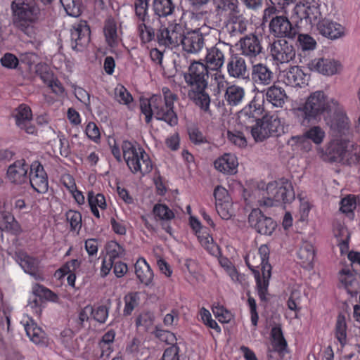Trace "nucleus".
<instances>
[{
	"label": "nucleus",
	"instance_id": "f257e3e1",
	"mask_svg": "<svg viewBox=\"0 0 360 360\" xmlns=\"http://www.w3.org/2000/svg\"><path fill=\"white\" fill-rule=\"evenodd\" d=\"M162 94H155L149 99L140 101V108L145 115V121L150 123L154 116L171 127L176 126L178 124V117L174 111V102L177 100L178 96L167 86L162 89Z\"/></svg>",
	"mask_w": 360,
	"mask_h": 360
},
{
	"label": "nucleus",
	"instance_id": "f03ea898",
	"mask_svg": "<svg viewBox=\"0 0 360 360\" xmlns=\"http://www.w3.org/2000/svg\"><path fill=\"white\" fill-rule=\"evenodd\" d=\"M331 103L338 105L337 101L328 99L322 91H316L311 94L305 103L297 109V117L302 126L315 124L323 119L329 124V118L332 112Z\"/></svg>",
	"mask_w": 360,
	"mask_h": 360
},
{
	"label": "nucleus",
	"instance_id": "7ed1b4c3",
	"mask_svg": "<svg viewBox=\"0 0 360 360\" xmlns=\"http://www.w3.org/2000/svg\"><path fill=\"white\" fill-rule=\"evenodd\" d=\"M11 7L14 25L32 37L34 34L33 23L40 15L39 6L32 0H13Z\"/></svg>",
	"mask_w": 360,
	"mask_h": 360
},
{
	"label": "nucleus",
	"instance_id": "20e7f679",
	"mask_svg": "<svg viewBox=\"0 0 360 360\" xmlns=\"http://www.w3.org/2000/svg\"><path fill=\"white\" fill-rule=\"evenodd\" d=\"M122 148L123 158L132 173H140L143 176L152 171V161L143 149L136 148L128 141H123Z\"/></svg>",
	"mask_w": 360,
	"mask_h": 360
},
{
	"label": "nucleus",
	"instance_id": "39448f33",
	"mask_svg": "<svg viewBox=\"0 0 360 360\" xmlns=\"http://www.w3.org/2000/svg\"><path fill=\"white\" fill-rule=\"evenodd\" d=\"M266 194L258 200L262 207L277 206L280 203H288L295 199V193L290 183L287 180L281 183L270 182L266 186Z\"/></svg>",
	"mask_w": 360,
	"mask_h": 360
},
{
	"label": "nucleus",
	"instance_id": "423d86ee",
	"mask_svg": "<svg viewBox=\"0 0 360 360\" xmlns=\"http://www.w3.org/2000/svg\"><path fill=\"white\" fill-rule=\"evenodd\" d=\"M189 90L201 89L208 86L209 71L205 64L200 61H193L188 67V72L184 75Z\"/></svg>",
	"mask_w": 360,
	"mask_h": 360
},
{
	"label": "nucleus",
	"instance_id": "0eeeda50",
	"mask_svg": "<svg viewBox=\"0 0 360 360\" xmlns=\"http://www.w3.org/2000/svg\"><path fill=\"white\" fill-rule=\"evenodd\" d=\"M245 262L249 269L254 274L257 282V288L258 295L262 301H266V294L269 279H267L266 285L263 286L265 281L263 277V266H264V259H262L259 255L255 254L254 252H249L245 257Z\"/></svg>",
	"mask_w": 360,
	"mask_h": 360
},
{
	"label": "nucleus",
	"instance_id": "6e6552de",
	"mask_svg": "<svg viewBox=\"0 0 360 360\" xmlns=\"http://www.w3.org/2000/svg\"><path fill=\"white\" fill-rule=\"evenodd\" d=\"M269 31L274 37L284 39H295L298 34V28L284 15L276 16L269 21Z\"/></svg>",
	"mask_w": 360,
	"mask_h": 360
},
{
	"label": "nucleus",
	"instance_id": "1a4fd4ad",
	"mask_svg": "<svg viewBox=\"0 0 360 360\" xmlns=\"http://www.w3.org/2000/svg\"><path fill=\"white\" fill-rule=\"evenodd\" d=\"M263 108L255 98L248 105L238 113V124L242 129L250 131L260 120Z\"/></svg>",
	"mask_w": 360,
	"mask_h": 360
},
{
	"label": "nucleus",
	"instance_id": "9d476101",
	"mask_svg": "<svg viewBox=\"0 0 360 360\" xmlns=\"http://www.w3.org/2000/svg\"><path fill=\"white\" fill-rule=\"evenodd\" d=\"M279 121L276 118L262 117L250 130L256 142H262L278 132Z\"/></svg>",
	"mask_w": 360,
	"mask_h": 360
},
{
	"label": "nucleus",
	"instance_id": "9b49d317",
	"mask_svg": "<svg viewBox=\"0 0 360 360\" xmlns=\"http://www.w3.org/2000/svg\"><path fill=\"white\" fill-rule=\"evenodd\" d=\"M182 25L179 23H172L168 27L161 26L156 33V41L160 46L175 47L179 44Z\"/></svg>",
	"mask_w": 360,
	"mask_h": 360
},
{
	"label": "nucleus",
	"instance_id": "f8f14e48",
	"mask_svg": "<svg viewBox=\"0 0 360 360\" xmlns=\"http://www.w3.org/2000/svg\"><path fill=\"white\" fill-rule=\"evenodd\" d=\"M248 223L257 233L266 236L271 235L276 227V223L259 209L251 211L248 216Z\"/></svg>",
	"mask_w": 360,
	"mask_h": 360
},
{
	"label": "nucleus",
	"instance_id": "ddd939ff",
	"mask_svg": "<svg viewBox=\"0 0 360 360\" xmlns=\"http://www.w3.org/2000/svg\"><path fill=\"white\" fill-rule=\"evenodd\" d=\"M231 46L223 41L217 42L214 46L207 49L205 56L206 66L207 68L217 71L223 67L225 61V53Z\"/></svg>",
	"mask_w": 360,
	"mask_h": 360
},
{
	"label": "nucleus",
	"instance_id": "4468645a",
	"mask_svg": "<svg viewBox=\"0 0 360 360\" xmlns=\"http://www.w3.org/2000/svg\"><path fill=\"white\" fill-rule=\"evenodd\" d=\"M270 53L273 60L280 63H287L295 57L294 46L285 39L274 41L270 46Z\"/></svg>",
	"mask_w": 360,
	"mask_h": 360
},
{
	"label": "nucleus",
	"instance_id": "2eb2a0df",
	"mask_svg": "<svg viewBox=\"0 0 360 360\" xmlns=\"http://www.w3.org/2000/svg\"><path fill=\"white\" fill-rule=\"evenodd\" d=\"M125 255V250L116 241H110L106 245V255L103 259L101 274L103 277L106 276L111 269L113 263L120 261Z\"/></svg>",
	"mask_w": 360,
	"mask_h": 360
},
{
	"label": "nucleus",
	"instance_id": "dca6fc26",
	"mask_svg": "<svg viewBox=\"0 0 360 360\" xmlns=\"http://www.w3.org/2000/svg\"><path fill=\"white\" fill-rule=\"evenodd\" d=\"M182 49L188 53H198L205 46V37L199 30H194L181 32V40Z\"/></svg>",
	"mask_w": 360,
	"mask_h": 360
},
{
	"label": "nucleus",
	"instance_id": "f3484780",
	"mask_svg": "<svg viewBox=\"0 0 360 360\" xmlns=\"http://www.w3.org/2000/svg\"><path fill=\"white\" fill-rule=\"evenodd\" d=\"M29 175L32 188L39 193H45L48 191V176L40 162L35 161L30 166Z\"/></svg>",
	"mask_w": 360,
	"mask_h": 360
},
{
	"label": "nucleus",
	"instance_id": "a211bd4d",
	"mask_svg": "<svg viewBox=\"0 0 360 360\" xmlns=\"http://www.w3.org/2000/svg\"><path fill=\"white\" fill-rule=\"evenodd\" d=\"M90 28L86 21H81L73 25L71 30V46L77 51H82L90 41Z\"/></svg>",
	"mask_w": 360,
	"mask_h": 360
},
{
	"label": "nucleus",
	"instance_id": "6ab92c4d",
	"mask_svg": "<svg viewBox=\"0 0 360 360\" xmlns=\"http://www.w3.org/2000/svg\"><path fill=\"white\" fill-rule=\"evenodd\" d=\"M226 69L228 75L231 78L245 79L250 75L249 68L245 58L238 53L231 55L226 64Z\"/></svg>",
	"mask_w": 360,
	"mask_h": 360
},
{
	"label": "nucleus",
	"instance_id": "aec40b11",
	"mask_svg": "<svg viewBox=\"0 0 360 360\" xmlns=\"http://www.w3.org/2000/svg\"><path fill=\"white\" fill-rule=\"evenodd\" d=\"M240 55L252 60L262 52V46L258 37L249 34L241 38L239 41Z\"/></svg>",
	"mask_w": 360,
	"mask_h": 360
},
{
	"label": "nucleus",
	"instance_id": "412c9836",
	"mask_svg": "<svg viewBox=\"0 0 360 360\" xmlns=\"http://www.w3.org/2000/svg\"><path fill=\"white\" fill-rule=\"evenodd\" d=\"M16 125L29 134L36 132L35 127L32 124V112L31 108L25 105L20 104L13 112Z\"/></svg>",
	"mask_w": 360,
	"mask_h": 360
},
{
	"label": "nucleus",
	"instance_id": "4be33fe9",
	"mask_svg": "<svg viewBox=\"0 0 360 360\" xmlns=\"http://www.w3.org/2000/svg\"><path fill=\"white\" fill-rule=\"evenodd\" d=\"M15 259L23 269L24 271L29 274L37 281H43L44 277L39 267V261L36 258L29 256L23 251L15 252Z\"/></svg>",
	"mask_w": 360,
	"mask_h": 360
},
{
	"label": "nucleus",
	"instance_id": "5701e85b",
	"mask_svg": "<svg viewBox=\"0 0 360 360\" xmlns=\"http://www.w3.org/2000/svg\"><path fill=\"white\" fill-rule=\"evenodd\" d=\"M349 143L342 141L331 143L327 149L328 160L330 162L349 163L352 151L349 149Z\"/></svg>",
	"mask_w": 360,
	"mask_h": 360
},
{
	"label": "nucleus",
	"instance_id": "b1692460",
	"mask_svg": "<svg viewBox=\"0 0 360 360\" xmlns=\"http://www.w3.org/2000/svg\"><path fill=\"white\" fill-rule=\"evenodd\" d=\"M317 30L322 36L331 40L342 38L346 34L345 27L341 24L326 18L318 22Z\"/></svg>",
	"mask_w": 360,
	"mask_h": 360
},
{
	"label": "nucleus",
	"instance_id": "393cba45",
	"mask_svg": "<svg viewBox=\"0 0 360 360\" xmlns=\"http://www.w3.org/2000/svg\"><path fill=\"white\" fill-rule=\"evenodd\" d=\"M309 68L325 75H333L338 73L341 68V63L334 59L315 58L308 63Z\"/></svg>",
	"mask_w": 360,
	"mask_h": 360
},
{
	"label": "nucleus",
	"instance_id": "a878e982",
	"mask_svg": "<svg viewBox=\"0 0 360 360\" xmlns=\"http://www.w3.org/2000/svg\"><path fill=\"white\" fill-rule=\"evenodd\" d=\"M251 78L255 86H269L274 79V73L266 65L259 63L252 66Z\"/></svg>",
	"mask_w": 360,
	"mask_h": 360
},
{
	"label": "nucleus",
	"instance_id": "bb28decb",
	"mask_svg": "<svg viewBox=\"0 0 360 360\" xmlns=\"http://www.w3.org/2000/svg\"><path fill=\"white\" fill-rule=\"evenodd\" d=\"M340 283L352 296H356L360 290V281L356 273L349 268L342 269L338 274Z\"/></svg>",
	"mask_w": 360,
	"mask_h": 360
},
{
	"label": "nucleus",
	"instance_id": "cd10ccee",
	"mask_svg": "<svg viewBox=\"0 0 360 360\" xmlns=\"http://www.w3.org/2000/svg\"><path fill=\"white\" fill-rule=\"evenodd\" d=\"M30 165L26 164L25 160H18L11 164L7 169V178L15 184H22L27 179V171Z\"/></svg>",
	"mask_w": 360,
	"mask_h": 360
},
{
	"label": "nucleus",
	"instance_id": "c85d7f7f",
	"mask_svg": "<svg viewBox=\"0 0 360 360\" xmlns=\"http://www.w3.org/2000/svg\"><path fill=\"white\" fill-rule=\"evenodd\" d=\"M284 82L291 86L303 87L307 85L309 76L298 66H292L283 72Z\"/></svg>",
	"mask_w": 360,
	"mask_h": 360
},
{
	"label": "nucleus",
	"instance_id": "c756f323",
	"mask_svg": "<svg viewBox=\"0 0 360 360\" xmlns=\"http://www.w3.org/2000/svg\"><path fill=\"white\" fill-rule=\"evenodd\" d=\"M264 98L276 108H282L288 99V96L283 88L273 84L262 91Z\"/></svg>",
	"mask_w": 360,
	"mask_h": 360
},
{
	"label": "nucleus",
	"instance_id": "7c9ffc66",
	"mask_svg": "<svg viewBox=\"0 0 360 360\" xmlns=\"http://www.w3.org/2000/svg\"><path fill=\"white\" fill-rule=\"evenodd\" d=\"M295 11L300 19H305L310 24L315 23L321 15L319 6L315 2L297 4Z\"/></svg>",
	"mask_w": 360,
	"mask_h": 360
},
{
	"label": "nucleus",
	"instance_id": "2f4dec72",
	"mask_svg": "<svg viewBox=\"0 0 360 360\" xmlns=\"http://www.w3.org/2000/svg\"><path fill=\"white\" fill-rule=\"evenodd\" d=\"M245 91L243 86L233 84L226 87L224 102L229 107L240 105L245 98Z\"/></svg>",
	"mask_w": 360,
	"mask_h": 360
},
{
	"label": "nucleus",
	"instance_id": "473e14b6",
	"mask_svg": "<svg viewBox=\"0 0 360 360\" xmlns=\"http://www.w3.org/2000/svg\"><path fill=\"white\" fill-rule=\"evenodd\" d=\"M214 165L216 169L224 174H234L237 172L238 162L234 155L225 153L214 162Z\"/></svg>",
	"mask_w": 360,
	"mask_h": 360
},
{
	"label": "nucleus",
	"instance_id": "72a5a7b5",
	"mask_svg": "<svg viewBox=\"0 0 360 360\" xmlns=\"http://www.w3.org/2000/svg\"><path fill=\"white\" fill-rule=\"evenodd\" d=\"M135 274L139 281L145 286L153 285L154 274L149 264L143 258H139L135 265Z\"/></svg>",
	"mask_w": 360,
	"mask_h": 360
},
{
	"label": "nucleus",
	"instance_id": "f704fd0d",
	"mask_svg": "<svg viewBox=\"0 0 360 360\" xmlns=\"http://www.w3.org/2000/svg\"><path fill=\"white\" fill-rule=\"evenodd\" d=\"M206 89L189 90L188 96L204 112L212 115V111L210 108L211 99L210 95L205 91Z\"/></svg>",
	"mask_w": 360,
	"mask_h": 360
},
{
	"label": "nucleus",
	"instance_id": "c9c22d12",
	"mask_svg": "<svg viewBox=\"0 0 360 360\" xmlns=\"http://www.w3.org/2000/svg\"><path fill=\"white\" fill-rule=\"evenodd\" d=\"M152 10L159 19L167 18L174 13L176 4L173 0H153Z\"/></svg>",
	"mask_w": 360,
	"mask_h": 360
},
{
	"label": "nucleus",
	"instance_id": "e433bc0d",
	"mask_svg": "<svg viewBox=\"0 0 360 360\" xmlns=\"http://www.w3.org/2000/svg\"><path fill=\"white\" fill-rule=\"evenodd\" d=\"M315 250L311 243L303 242L297 252L298 262L305 269L313 267Z\"/></svg>",
	"mask_w": 360,
	"mask_h": 360
},
{
	"label": "nucleus",
	"instance_id": "4c0bfd02",
	"mask_svg": "<svg viewBox=\"0 0 360 360\" xmlns=\"http://www.w3.org/2000/svg\"><path fill=\"white\" fill-rule=\"evenodd\" d=\"M24 326L27 335L32 342L36 345H44L46 343V333L37 326L33 319H30Z\"/></svg>",
	"mask_w": 360,
	"mask_h": 360
},
{
	"label": "nucleus",
	"instance_id": "58836bf2",
	"mask_svg": "<svg viewBox=\"0 0 360 360\" xmlns=\"http://www.w3.org/2000/svg\"><path fill=\"white\" fill-rule=\"evenodd\" d=\"M325 137V131L319 126H314L307 130L303 136L292 137L297 143H304L307 139L311 140L316 144H320L323 142Z\"/></svg>",
	"mask_w": 360,
	"mask_h": 360
},
{
	"label": "nucleus",
	"instance_id": "ea45409f",
	"mask_svg": "<svg viewBox=\"0 0 360 360\" xmlns=\"http://www.w3.org/2000/svg\"><path fill=\"white\" fill-rule=\"evenodd\" d=\"M0 229L11 231L15 235L20 234L22 232L21 227L13 215L6 212L0 214Z\"/></svg>",
	"mask_w": 360,
	"mask_h": 360
},
{
	"label": "nucleus",
	"instance_id": "a19ab883",
	"mask_svg": "<svg viewBox=\"0 0 360 360\" xmlns=\"http://www.w3.org/2000/svg\"><path fill=\"white\" fill-rule=\"evenodd\" d=\"M103 32L108 44L111 47L117 46L120 38L117 33L116 23L113 19H108L105 21Z\"/></svg>",
	"mask_w": 360,
	"mask_h": 360
},
{
	"label": "nucleus",
	"instance_id": "79ce46f5",
	"mask_svg": "<svg viewBox=\"0 0 360 360\" xmlns=\"http://www.w3.org/2000/svg\"><path fill=\"white\" fill-rule=\"evenodd\" d=\"M226 28L232 37H236L243 34L247 30L245 21L238 14L229 18V22Z\"/></svg>",
	"mask_w": 360,
	"mask_h": 360
},
{
	"label": "nucleus",
	"instance_id": "37998d69",
	"mask_svg": "<svg viewBox=\"0 0 360 360\" xmlns=\"http://www.w3.org/2000/svg\"><path fill=\"white\" fill-rule=\"evenodd\" d=\"M216 11L219 15H229V18L240 13L237 0H218Z\"/></svg>",
	"mask_w": 360,
	"mask_h": 360
},
{
	"label": "nucleus",
	"instance_id": "c03bdc74",
	"mask_svg": "<svg viewBox=\"0 0 360 360\" xmlns=\"http://www.w3.org/2000/svg\"><path fill=\"white\" fill-rule=\"evenodd\" d=\"M271 335L272 337V345L275 351L279 354H284L287 352V342L283 337L281 328L279 326L274 327L271 329Z\"/></svg>",
	"mask_w": 360,
	"mask_h": 360
},
{
	"label": "nucleus",
	"instance_id": "a18cd8bd",
	"mask_svg": "<svg viewBox=\"0 0 360 360\" xmlns=\"http://www.w3.org/2000/svg\"><path fill=\"white\" fill-rule=\"evenodd\" d=\"M257 255H259L262 259H264V266H263V277L265 281L263 283V286L266 285L267 279H270L271 276V266L269 263V249L266 245H262L259 247L257 252H254Z\"/></svg>",
	"mask_w": 360,
	"mask_h": 360
},
{
	"label": "nucleus",
	"instance_id": "49530a36",
	"mask_svg": "<svg viewBox=\"0 0 360 360\" xmlns=\"http://www.w3.org/2000/svg\"><path fill=\"white\" fill-rule=\"evenodd\" d=\"M148 1L149 0H134L135 15L140 22L149 20Z\"/></svg>",
	"mask_w": 360,
	"mask_h": 360
},
{
	"label": "nucleus",
	"instance_id": "de8ad7c7",
	"mask_svg": "<svg viewBox=\"0 0 360 360\" xmlns=\"http://www.w3.org/2000/svg\"><path fill=\"white\" fill-rule=\"evenodd\" d=\"M138 32L141 41L146 44L156 40V34L154 29L146 24V22H140L138 24Z\"/></svg>",
	"mask_w": 360,
	"mask_h": 360
},
{
	"label": "nucleus",
	"instance_id": "09e8293b",
	"mask_svg": "<svg viewBox=\"0 0 360 360\" xmlns=\"http://www.w3.org/2000/svg\"><path fill=\"white\" fill-rule=\"evenodd\" d=\"M153 214L159 220L168 221L174 218V213L164 204H156L153 209Z\"/></svg>",
	"mask_w": 360,
	"mask_h": 360
},
{
	"label": "nucleus",
	"instance_id": "8fccbe9b",
	"mask_svg": "<svg viewBox=\"0 0 360 360\" xmlns=\"http://www.w3.org/2000/svg\"><path fill=\"white\" fill-rule=\"evenodd\" d=\"M331 127L342 134H345V131L349 129V120L345 112L340 110L337 113L335 120L331 124Z\"/></svg>",
	"mask_w": 360,
	"mask_h": 360
},
{
	"label": "nucleus",
	"instance_id": "3c124183",
	"mask_svg": "<svg viewBox=\"0 0 360 360\" xmlns=\"http://www.w3.org/2000/svg\"><path fill=\"white\" fill-rule=\"evenodd\" d=\"M67 14L77 17L81 14L80 0H60Z\"/></svg>",
	"mask_w": 360,
	"mask_h": 360
},
{
	"label": "nucleus",
	"instance_id": "603ef678",
	"mask_svg": "<svg viewBox=\"0 0 360 360\" xmlns=\"http://www.w3.org/2000/svg\"><path fill=\"white\" fill-rule=\"evenodd\" d=\"M347 326L344 315L339 314L335 325V335L341 345H345L347 338Z\"/></svg>",
	"mask_w": 360,
	"mask_h": 360
},
{
	"label": "nucleus",
	"instance_id": "864d4df0",
	"mask_svg": "<svg viewBox=\"0 0 360 360\" xmlns=\"http://www.w3.org/2000/svg\"><path fill=\"white\" fill-rule=\"evenodd\" d=\"M125 306L123 310L124 316H129L133 310L139 304V297L138 292H131L127 294L124 298Z\"/></svg>",
	"mask_w": 360,
	"mask_h": 360
},
{
	"label": "nucleus",
	"instance_id": "5fc2aeb1",
	"mask_svg": "<svg viewBox=\"0 0 360 360\" xmlns=\"http://www.w3.org/2000/svg\"><path fill=\"white\" fill-rule=\"evenodd\" d=\"M115 98L121 104L128 105L133 98L127 89L122 85H118L115 89Z\"/></svg>",
	"mask_w": 360,
	"mask_h": 360
},
{
	"label": "nucleus",
	"instance_id": "6e6d98bb",
	"mask_svg": "<svg viewBox=\"0 0 360 360\" xmlns=\"http://www.w3.org/2000/svg\"><path fill=\"white\" fill-rule=\"evenodd\" d=\"M227 138L229 141L239 148H245L247 146V140L243 132L240 131L227 132Z\"/></svg>",
	"mask_w": 360,
	"mask_h": 360
},
{
	"label": "nucleus",
	"instance_id": "4d7b16f0",
	"mask_svg": "<svg viewBox=\"0 0 360 360\" xmlns=\"http://www.w3.org/2000/svg\"><path fill=\"white\" fill-rule=\"evenodd\" d=\"M66 219L70 222L71 231H79L82 227V214L77 211L69 210Z\"/></svg>",
	"mask_w": 360,
	"mask_h": 360
},
{
	"label": "nucleus",
	"instance_id": "13d9d810",
	"mask_svg": "<svg viewBox=\"0 0 360 360\" xmlns=\"http://www.w3.org/2000/svg\"><path fill=\"white\" fill-rule=\"evenodd\" d=\"M356 202L354 195H347L342 199L340 202V210L347 214H353V211L356 208Z\"/></svg>",
	"mask_w": 360,
	"mask_h": 360
},
{
	"label": "nucleus",
	"instance_id": "bf43d9fd",
	"mask_svg": "<svg viewBox=\"0 0 360 360\" xmlns=\"http://www.w3.org/2000/svg\"><path fill=\"white\" fill-rule=\"evenodd\" d=\"M155 335L161 341L166 342L167 345H170L171 346H176L177 339L173 333L156 328Z\"/></svg>",
	"mask_w": 360,
	"mask_h": 360
},
{
	"label": "nucleus",
	"instance_id": "052dcab7",
	"mask_svg": "<svg viewBox=\"0 0 360 360\" xmlns=\"http://www.w3.org/2000/svg\"><path fill=\"white\" fill-rule=\"evenodd\" d=\"M298 42L303 50H313L316 48V40L308 34L298 32Z\"/></svg>",
	"mask_w": 360,
	"mask_h": 360
},
{
	"label": "nucleus",
	"instance_id": "680f3d73",
	"mask_svg": "<svg viewBox=\"0 0 360 360\" xmlns=\"http://www.w3.org/2000/svg\"><path fill=\"white\" fill-rule=\"evenodd\" d=\"M215 206L217 212L221 219L228 220L232 217L233 212L231 201L226 202H217Z\"/></svg>",
	"mask_w": 360,
	"mask_h": 360
},
{
	"label": "nucleus",
	"instance_id": "e2e57ef3",
	"mask_svg": "<svg viewBox=\"0 0 360 360\" xmlns=\"http://www.w3.org/2000/svg\"><path fill=\"white\" fill-rule=\"evenodd\" d=\"M88 201L89 206L99 207L102 210H104L106 207L105 198L101 193H97L95 195L92 191L89 192Z\"/></svg>",
	"mask_w": 360,
	"mask_h": 360
},
{
	"label": "nucleus",
	"instance_id": "0e129e2a",
	"mask_svg": "<svg viewBox=\"0 0 360 360\" xmlns=\"http://www.w3.org/2000/svg\"><path fill=\"white\" fill-rule=\"evenodd\" d=\"M108 308L106 306L101 305L93 308L92 318L100 323H104L108 316Z\"/></svg>",
	"mask_w": 360,
	"mask_h": 360
},
{
	"label": "nucleus",
	"instance_id": "69168bd1",
	"mask_svg": "<svg viewBox=\"0 0 360 360\" xmlns=\"http://www.w3.org/2000/svg\"><path fill=\"white\" fill-rule=\"evenodd\" d=\"M154 316L152 313L147 311L141 314L136 319V324L138 326H143L148 329L153 323Z\"/></svg>",
	"mask_w": 360,
	"mask_h": 360
},
{
	"label": "nucleus",
	"instance_id": "338daca9",
	"mask_svg": "<svg viewBox=\"0 0 360 360\" xmlns=\"http://www.w3.org/2000/svg\"><path fill=\"white\" fill-rule=\"evenodd\" d=\"M301 295V291L299 290L295 289L291 292L290 296L287 302L289 309L292 311H297L300 309L299 305L300 304Z\"/></svg>",
	"mask_w": 360,
	"mask_h": 360
},
{
	"label": "nucleus",
	"instance_id": "774afa93",
	"mask_svg": "<svg viewBox=\"0 0 360 360\" xmlns=\"http://www.w3.org/2000/svg\"><path fill=\"white\" fill-rule=\"evenodd\" d=\"M212 311L219 321L221 323H229L232 318V314L223 307H214L212 308Z\"/></svg>",
	"mask_w": 360,
	"mask_h": 360
}]
</instances>
